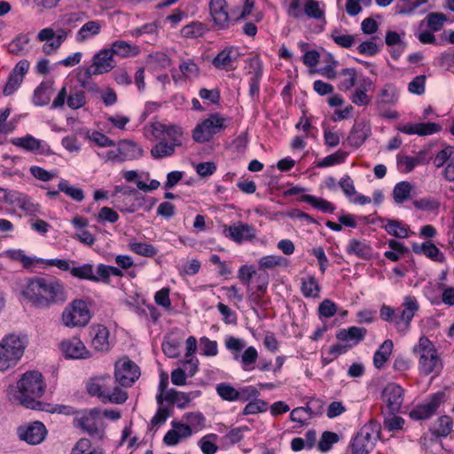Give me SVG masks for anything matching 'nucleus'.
Returning a JSON list of instances; mask_svg holds the SVG:
<instances>
[{"label": "nucleus", "mask_w": 454, "mask_h": 454, "mask_svg": "<svg viewBox=\"0 0 454 454\" xmlns=\"http://www.w3.org/2000/svg\"><path fill=\"white\" fill-rule=\"evenodd\" d=\"M20 294L31 306L46 309L67 301V291L64 283L54 277H32L26 280Z\"/></svg>", "instance_id": "f257e3e1"}, {"label": "nucleus", "mask_w": 454, "mask_h": 454, "mask_svg": "<svg viewBox=\"0 0 454 454\" xmlns=\"http://www.w3.org/2000/svg\"><path fill=\"white\" fill-rule=\"evenodd\" d=\"M20 403L32 410H42L43 403L39 399L44 394L46 384L38 371L25 372L17 383Z\"/></svg>", "instance_id": "f03ea898"}, {"label": "nucleus", "mask_w": 454, "mask_h": 454, "mask_svg": "<svg viewBox=\"0 0 454 454\" xmlns=\"http://www.w3.org/2000/svg\"><path fill=\"white\" fill-rule=\"evenodd\" d=\"M419 306L414 296H405L403 304L394 309L390 306L383 305L380 309V317L386 322L393 323L398 331L410 328L411 322Z\"/></svg>", "instance_id": "7ed1b4c3"}, {"label": "nucleus", "mask_w": 454, "mask_h": 454, "mask_svg": "<svg viewBox=\"0 0 454 454\" xmlns=\"http://www.w3.org/2000/svg\"><path fill=\"white\" fill-rule=\"evenodd\" d=\"M412 353L419 357V371L427 376L431 373L440 374L442 369V361L434 344L426 336L419 339L418 344L412 348Z\"/></svg>", "instance_id": "20e7f679"}, {"label": "nucleus", "mask_w": 454, "mask_h": 454, "mask_svg": "<svg viewBox=\"0 0 454 454\" xmlns=\"http://www.w3.org/2000/svg\"><path fill=\"white\" fill-rule=\"evenodd\" d=\"M27 343L24 338L10 333L0 340V372L15 367L21 360Z\"/></svg>", "instance_id": "39448f33"}, {"label": "nucleus", "mask_w": 454, "mask_h": 454, "mask_svg": "<svg viewBox=\"0 0 454 454\" xmlns=\"http://www.w3.org/2000/svg\"><path fill=\"white\" fill-rule=\"evenodd\" d=\"M98 408L79 411L74 418L73 425L80 428L91 437L102 439L105 434V426Z\"/></svg>", "instance_id": "423d86ee"}, {"label": "nucleus", "mask_w": 454, "mask_h": 454, "mask_svg": "<svg viewBox=\"0 0 454 454\" xmlns=\"http://www.w3.org/2000/svg\"><path fill=\"white\" fill-rule=\"evenodd\" d=\"M90 318L89 304L82 299L74 300L64 309L61 316L63 325L70 328L83 327L89 324Z\"/></svg>", "instance_id": "0eeeda50"}, {"label": "nucleus", "mask_w": 454, "mask_h": 454, "mask_svg": "<svg viewBox=\"0 0 454 454\" xmlns=\"http://www.w3.org/2000/svg\"><path fill=\"white\" fill-rule=\"evenodd\" d=\"M379 433L376 424H365L349 442L348 449L351 454H369L375 446Z\"/></svg>", "instance_id": "6e6552de"}, {"label": "nucleus", "mask_w": 454, "mask_h": 454, "mask_svg": "<svg viewBox=\"0 0 454 454\" xmlns=\"http://www.w3.org/2000/svg\"><path fill=\"white\" fill-rule=\"evenodd\" d=\"M226 127V118L219 114H211L208 118L195 126L192 131V138L197 143L208 142L215 134L221 132Z\"/></svg>", "instance_id": "1a4fd4ad"}, {"label": "nucleus", "mask_w": 454, "mask_h": 454, "mask_svg": "<svg viewBox=\"0 0 454 454\" xmlns=\"http://www.w3.org/2000/svg\"><path fill=\"white\" fill-rule=\"evenodd\" d=\"M446 401V394L443 391L436 392L430 395L423 403L416 405L409 413L413 420H426L433 417L440 405Z\"/></svg>", "instance_id": "9d476101"}, {"label": "nucleus", "mask_w": 454, "mask_h": 454, "mask_svg": "<svg viewBox=\"0 0 454 454\" xmlns=\"http://www.w3.org/2000/svg\"><path fill=\"white\" fill-rule=\"evenodd\" d=\"M208 8L213 24L217 30H227L235 23L230 18L229 5L226 0H210Z\"/></svg>", "instance_id": "9b49d317"}, {"label": "nucleus", "mask_w": 454, "mask_h": 454, "mask_svg": "<svg viewBox=\"0 0 454 454\" xmlns=\"http://www.w3.org/2000/svg\"><path fill=\"white\" fill-rule=\"evenodd\" d=\"M381 399L389 415H395L403 403L404 389L396 383H388L382 390Z\"/></svg>", "instance_id": "f8f14e48"}, {"label": "nucleus", "mask_w": 454, "mask_h": 454, "mask_svg": "<svg viewBox=\"0 0 454 454\" xmlns=\"http://www.w3.org/2000/svg\"><path fill=\"white\" fill-rule=\"evenodd\" d=\"M70 109L77 110L83 107L86 104L85 92L80 90H72L67 95V87L64 86L59 91L57 97L53 99L51 108H61L65 102Z\"/></svg>", "instance_id": "ddd939ff"}, {"label": "nucleus", "mask_w": 454, "mask_h": 454, "mask_svg": "<svg viewBox=\"0 0 454 454\" xmlns=\"http://www.w3.org/2000/svg\"><path fill=\"white\" fill-rule=\"evenodd\" d=\"M223 235L237 244H241L253 240L256 237V229L251 224L238 222L230 226L223 224Z\"/></svg>", "instance_id": "4468645a"}, {"label": "nucleus", "mask_w": 454, "mask_h": 454, "mask_svg": "<svg viewBox=\"0 0 454 454\" xmlns=\"http://www.w3.org/2000/svg\"><path fill=\"white\" fill-rule=\"evenodd\" d=\"M115 67L113 52L109 49H103L93 57V63L90 67H85V75L90 78L110 72Z\"/></svg>", "instance_id": "2eb2a0df"}, {"label": "nucleus", "mask_w": 454, "mask_h": 454, "mask_svg": "<svg viewBox=\"0 0 454 454\" xmlns=\"http://www.w3.org/2000/svg\"><path fill=\"white\" fill-rule=\"evenodd\" d=\"M140 376L139 367L131 360L115 364V380L122 387H130Z\"/></svg>", "instance_id": "dca6fc26"}, {"label": "nucleus", "mask_w": 454, "mask_h": 454, "mask_svg": "<svg viewBox=\"0 0 454 454\" xmlns=\"http://www.w3.org/2000/svg\"><path fill=\"white\" fill-rule=\"evenodd\" d=\"M153 136L158 140H166L176 147L182 146V128L177 125H167L161 122L152 124Z\"/></svg>", "instance_id": "f3484780"}, {"label": "nucleus", "mask_w": 454, "mask_h": 454, "mask_svg": "<svg viewBox=\"0 0 454 454\" xmlns=\"http://www.w3.org/2000/svg\"><path fill=\"white\" fill-rule=\"evenodd\" d=\"M18 433L21 440L29 444L35 445L44 440L47 430L42 422L35 421L27 427H19Z\"/></svg>", "instance_id": "a211bd4d"}, {"label": "nucleus", "mask_w": 454, "mask_h": 454, "mask_svg": "<svg viewBox=\"0 0 454 454\" xmlns=\"http://www.w3.org/2000/svg\"><path fill=\"white\" fill-rule=\"evenodd\" d=\"M12 143L27 152L37 153L42 155H51L53 153L47 143L34 137L32 135L13 138Z\"/></svg>", "instance_id": "6ab92c4d"}, {"label": "nucleus", "mask_w": 454, "mask_h": 454, "mask_svg": "<svg viewBox=\"0 0 454 454\" xmlns=\"http://www.w3.org/2000/svg\"><path fill=\"white\" fill-rule=\"evenodd\" d=\"M371 126L365 121H356L344 143L354 149L359 148L371 136Z\"/></svg>", "instance_id": "aec40b11"}, {"label": "nucleus", "mask_w": 454, "mask_h": 454, "mask_svg": "<svg viewBox=\"0 0 454 454\" xmlns=\"http://www.w3.org/2000/svg\"><path fill=\"white\" fill-rule=\"evenodd\" d=\"M60 348L67 358L86 359L90 356V352L84 343L78 338H72L61 342Z\"/></svg>", "instance_id": "412c9836"}, {"label": "nucleus", "mask_w": 454, "mask_h": 454, "mask_svg": "<svg viewBox=\"0 0 454 454\" xmlns=\"http://www.w3.org/2000/svg\"><path fill=\"white\" fill-rule=\"evenodd\" d=\"M178 68L180 73H177L175 69L172 70V79L175 83L185 82L187 80L192 81L200 76V69L191 59L182 60Z\"/></svg>", "instance_id": "4be33fe9"}, {"label": "nucleus", "mask_w": 454, "mask_h": 454, "mask_svg": "<svg viewBox=\"0 0 454 454\" xmlns=\"http://www.w3.org/2000/svg\"><path fill=\"white\" fill-rule=\"evenodd\" d=\"M397 129L403 134L419 135L424 137L441 131L442 127L434 122H408L404 125L397 127Z\"/></svg>", "instance_id": "5701e85b"}, {"label": "nucleus", "mask_w": 454, "mask_h": 454, "mask_svg": "<svg viewBox=\"0 0 454 454\" xmlns=\"http://www.w3.org/2000/svg\"><path fill=\"white\" fill-rule=\"evenodd\" d=\"M238 59V50L233 46L225 47L212 60V65L219 70H234Z\"/></svg>", "instance_id": "b1692460"}, {"label": "nucleus", "mask_w": 454, "mask_h": 454, "mask_svg": "<svg viewBox=\"0 0 454 454\" xmlns=\"http://www.w3.org/2000/svg\"><path fill=\"white\" fill-rule=\"evenodd\" d=\"M91 347L98 352H107L110 349L109 331L103 325L90 327Z\"/></svg>", "instance_id": "393cba45"}, {"label": "nucleus", "mask_w": 454, "mask_h": 454, "mask_svg": "<svg viewBox=\"0 0 454 454\" xmlns=\"http://www.w3.org/2000/svg\"><path fill=\"white\" fill-rule=\"evenodd\" d=\"M346 253L365 261L372 258V247L365 239H351L346 247Z\"/></svg>", "instance_id": "a878e982"}, {"label": "nucleus", "mask_w": 454, "mask_h": 454, "mask_svg": "<svg viewBox=\"0 0 454 454\" xmlns=\"http://www.w3.org/2000/svg\"><path fill=\"white\" fill-rule=\"evenodd\" d=\"M366 333L367 330L364 327L350 326L348 329L340 330L336 338L340 341L348 342V347L351 348L364 340Z\"/></svg>", "instance_id": "bb28decb"}, {"label": "nucleus", "mask_w": 454, "mask_h": 454, "mask_svg": "<svg viewBox=\"0 0 454 454\" xmlns=\"http://www.w3.org/2000/svg\"><path fill=\"white\" fill-rule=\"evenodd\" d=\"M412 251L417 254H425L434 262H443L445 261L443 253L430 241H426L422 244L413 243Z\"/></svg>", "instance_id": "cd10ccee"}, {"label": "nucleus", "mask_w": 454, "mask_h": 454, "mask_svg": "<svg viewBox=\"0 0 454 454\" xmlns=\"http://www.w3.org/2000/svg\"><path fill=\"white\" fill-rule=\"evenodd\" d=\"M109 50L113 52L114 56L115 55L122 59L136 57L141 52L139 46L129 43L124 40L113 42Z\"/></svg>", "instance_id": "c85d7f7f"}, {"label": "nucleus", "mask_w": 454, "mask_h": 454, "mask_svg": "<svg viewBox=\"0 0 454 454\" xmlns=\"http://www.w3.org/2000/svg\"><path fill=\"white\" fill-rule=\"evenodd\" d=\"M52 81L41 82L34 90L33 103L38 106H43L50 103L51 97L53 92Z\"/></svg>", "instance_id": "c756f323"}, {"label": "nucleus", "mask_w": 454, "mask_h": 454, "mask_svg": "<svg viewBox=\"0 0 454 454\" xmlns=\"http://www.w3.org/2000/svg\"><path fill=\"white\" fill-rule=\"evenodd\" d=\"M254 70L253 76L249 80V96L253 102L259 99L260 82L262 76V66L260 60H254L251 63Z\"/></svg>", "instance_id": "7c9ffc66"}, {"label": "nucleus", "mask_w": 454, "mask_h": 454, "mask_svg": "<svg viewBox=\"0 0 454 454\" xmlns=\"http://www.w3.org/2000/svg\"><path fill=\"white\" fill-rule=\"evenodd\" d=\"M398 90L392 83H387L376 98L378 107L395 105L398 101Z\"/></svg>", "instance_id": "2f4dec72"}, {"label": "nucleus", "mask_w": 454, "mask_h": 454, "mask_svg": "<svg viewBox=\"0 0 454 454\" xmlns=\"http://www.w3.org/2000/svg\"><path fill=\"white\" fill-rule=\"evenodd\" d=\"M118 148L122 161L137 159L143 154L142 148L133 141L123 140L119 144Z\"/></svg>", "instance_id": "473e14b6"}, {"label": "nucleus", "mask_w": 454, "mask_h": 454, "mask_svg": "<svg viewBox=\"0 0 454 454\" xmlns=\"http://www.w3.org/2000/svg\"><path fill=\"white\" fill-rule=\"evenodd\" d=\"M372 84V81L370 78L364 79L363 83L360 84L352 94L350 98L351 102L358 106H366L370 105L371 98L366 92Z\"/></svg>", "instance_id": "72a5a7b5"}, {"label": "nucleus", "mask_w": 454, "mask_h": 454, "mask_svg": "<svg viewBox=\"0 0 454 454\" xmlns=\"http://www.w3.org/2000/svg\"><path fill=\"white\" fill-rule=\"evenodd\" d=\"M393 348L394 344L391 340L383 341L373 356V365L375 368L381 369L384 366L392 354Z\"/></svg>", "instance_id": "f704fd0d"}, {"label": "nucleus", "mask_w": 454, "mask_h": 454, "mask_svg": "<svg viewBox=\"0 0 454 454\" xmlns=\"http://www.w3.org/2000/svg\"><path fill=\"white\" fill-rule=\"evenodd\" d=\"M72 277L81 280L98 282L99 278L94 274V267L90 263H84L80 266H73L70 270Z\"/></svg>", "instance_id": "c9c22d12"}, {"label": "nucleus", "mask_w": 454, "mask_h": 454, "mask_svg": "<svg viewBox=\"0 0 454 454\" xmlns=\"http://www.w3.org/2000/svg\"><path fill=\"white\" fill-rule=\"evenodd\" d=\"M300 201L309 203L313 207L320 210L323 213L332 214L336 209V207L332 202L309 194L302 195L300 199Z\"/></svg>", "instance_id": "e433bc0d"}, {"label": "nucleus", "mask_w": 454, "mask_h": 454, "mask_svg": "<svg viewBox=\"0 0 454 454\" xmlns=\"http://www.w3.org/2000/svg\"><path fill=\"white\" fill-rule=\"evenodd\" d=\"M207 31V26L200 21H192L182 27L180 34L184 38H198L203 36Z\"/></svg>", "instance_id": "4c0bfd02"}, {"label": "nucleus", "mask_w": 454, "mask_h": 454, "mask_svg": "<svg viewBox=\"0 0 454 454\" xmlns=\"http://www.w3.org/2000/svg\"><path fill=\"white\" fill-rule=\"evenodd\" d=\"M176 148V146L164 139L159 140V143L151 149V155L153 159L169 157L175 153Z\"/></svg>", "instance_id": "58836bf2"}, {"label": "nucleus", "mask_w": 454, "mask_h": 454, "mask_svg": "<svg viewBox=\"0 0 454 454\" xmlns=\"http://www.w3.org/2000/svg\"><path fill=\"white\" fill-rule=\"evenodd\" d=\"M321 287L314 276H309L301 279V291L307 298L318 297Z\"/></svg>", "instance_id": "ea45409f"}, {"label": "nucleus", "mask_w": 454, "mask_h": 454, "mask_svg": "<svg viewBox=\"0 0 454 454\" xmlns=\"http://www.w3.org/2000/svg\"><path fill=\"white\" fill-rule=\"evenodd\" d=\"M101 25L98 21L91 20L86 22L79 29L76 35V40L78 42H83L90 36L97 35L100 33Z\"/></svg>", "instance_id": "a19ab883"}, {"label": "nucleus", "mask_w": 454, "mask_h": 454, "mask_svg": "<svg viewBox=\"0 0 454 454\" xmlns=\"http://www.w3.org/2000/svg\"><path fill=\"white\" fill-rule=\"evenodd\" d=\"M385 231L391 236L398 239L408 237V228L400 221L395 219L387 220L384 225Z\"/></svg>", "instance_id": "79ce46f5"}, {"label": "nucleus", "mask_w": 454, "mask_h": 454, "mask_svg": "<svg viewBox=\"0 0 454 454\" xmlns=\"http://www.w3.org/2000/svg\"><path fill=\"white\" fill-rule=\"evenodd\" d=\"M387 245L391 251H386L384 256L392 262H397L409 252L408 248L403 243L395 239L388 240Z\"/></svg>", "instance_id": "37998d69"}, {"label": "nucleus", "mask_w": 454, "mask_h": 454, "mask_svg": "<svg viewBox=\"0 0 454 454\" xmlns=\"http://www.w3.org/2000/svg\"><path fill=\"white\" fill-rule=\"evenodd\" d=\"M215 391L217 395L227 402H236L239 398L238 389L231 383L222 382L216 385Z\"/></svg>", "instance_id": "c03bdc74"}, {"label": "nucleus", "mask_w": 454, "mask_h": 454, "mask_svg": "<svg viewBox=\"0 0 454 454\" xmlns=\"http://www.w3.org/2000/svg\"><path fill=\"white\" fill-rule=\"evenodd\" d=\"M452 431V419L450 417L444 415L441 416L436 427L432 430V434L437 437H446Z\"/></svg>", "instance_id": "a18cd8bd"}, {"label": "nucleus", "mask_w": 454, "mask_h": 454, "mask_svg": "<svg viewBox=\"0 0 454 454\" xmlns=\"http://www.w3.org/2000/svg\"><path fill=\"white\" fill-rule=\"evenodd\" d=\"M29 42L30 38L28 35L20 34L9 43L8 51L14 55H22Z\"/></svg>", "instance_id": "49530a36"}, {"label": "nucleus", "mask_w": 454, "mask_h": 454, "mask_svg": "<svg viewBox=\"0 0 454 454\" xmlns=\"http://www.w3.org/2000/svg\"><path fill=\"white\" fill-rule=\"evenodd\" d=\"M59 190L68 197L72 198L76 202H81L84 199V192L81 188L72 186L67 180L62 179L59 183Z\"/></svg>", "instance_id": "de8ad7c7"}, {"label": "nucleus", "mask_w": 454, "mask_h": 454, "mask_svg": "<svg viewBox=\"0 0 454 454\" xmlns=\"http://www.w3.org/2000/svg\"><path fill=\"white\" fill-rule=\"evenodd\" d=\"M129 246L132 252L142 256L153 257L158 253V249L154 246L147 243L131 242Z\"/></svg>", "instance_id": "09e8293b"}, {"label": "nucleus", "mask_w": 454, "mask_h": 454, "mask_svg": "<svg viewBox=\"0 0 454 454\" xmlns=\"http://www.w3.org/2000/svg\"><path fill=\"white\" fill-rule=\"evenodd\" d=\"M411 185L409 182L403 181L395 184L393 190V197L396 203L400 204L406 200L411 194Z\"/></svg>", "instance_id": "8fccbe9b"}, {"label": "nucleus", "mask_w": 454, "mask_h": 454, "mask_svg": "<svg viewBox=\"0 0 454 454\" xmlns=\"http://www.w3.org/2000/svg\"><path fill=\"white\" fill-rule=\"evenodd\" d=\"M348 153L339 150L333 154L327 155L321 161L316 164L317 168H327L345 161Z\"/></svg>", "instance_id": "3c124183"}, {"label": "nucleus", "mask_w": 454, "mask_h": 454, "mask_svg": "<svg viewBox=\"0 0 454 454\" xmlns=\"http://www.w3.org/2000/svg\"><path fill=\"white\" fill-rule=\"evenodd\" d=\"M256 282L258 283L256 286V290L258 294H255L252 290L248 294L249 299H251L254 302H258L259 300L262 299V295L266 293L269 278L267 274H258L256 277Z\"/></svg>", "instance_id": "603ef678"}, {"label": "nucleus", "mask_w": 454, "mask_h": 454, "mask_svg": "<svg viewBox=\"0 0 454 454\" xmlns=\"http://www.w3.org/2000/svg\"><path fill=\"white\" fill-rule=\"evenodd\" d=\"M339 442L336 433L325 431L318 442L317 448L321 452H327L332 450L333 445Z\"/></svg>", "instance_id": "864d4df0"}, {"label": "nucleus", "mask_w": 454, "mask_h": 454, "mask_svg": "<svg viewBox=\"0 0 454 454\" xmlns=\"http://www.w3.org/2000/svg\"><path fill=\"white\" fill-rule=\"evenodd\" d=\"M268 410V403L255 398L249 402L243 409L244 415H254L261 412H264Z\"/></svg>", "instance_id": "5fc2aeb1"}, {"label": "nucleus", "mask_w": 454, "mask_h": 454, "mask_svg": "<svg viewBox=\"0 0 454 454\" xmlns=\"http://www.w3.org/2000/svg\"><path fill=\"white\" fill-rule=\"evenodd\" d=\"M246 343L243 340L228 336L225 339V347L228 350L233 352L234 360H239L240 357L239 352L245 348Z\"/></svg>", "instance_id": "6e6d98bb"}, {"label": "nucleus", "mask_w": 454, "mask_h": 454, "mask_svg": "<svg viewBox=\"0 0 454 454\" xmlns=\"http://www.w3.org/2000/svg\"><path fill=\"white\" fill-rule=\"evenodd\" d=\"M340 74L348 76V78L342 80L338 85L340 90L347 91L355 86L356 81V72L354 68H344L340 71Z\"/></svg>", "instance_id": "4d7b16f0"}, {"label": "nucleus", "mask_w": 454, "mask_h": 454, "mask_svg": "<svg viewBox=\"0 0 454 454\" xmlns=\"http://www.w3.org/2000/svg\"><path fill=\"white\" fill-rule=\"evenodd\" d=\"M16 207H18L27 215H35L37 212H39V205L34 203L31 200V198L25 193H22L20 200H18Z\"/></svg>", "instance_id": "13d9d810"}, {"label": "nucleus", "mask_w": 454, "mask_h": 454, "mask_svg": "<svg viewBox=\"0 0 454 454\" xmlns=\"http://www.w3.org/2000/svg\"><path fill=\"white\" fill-rule=\"evenodd\" d=\"M303 14L310 19L319 20L324 17V12L319 7V3L316 0H306L303 9Z\"/></svg>", "instance_id": "bf43d9fd"}, {"label": "nucleus", "mask_w": 454, "mask_h": 454, "mask_svg": "<svg viewBox=\"0 0 454 454\" xmlns=\"http://www.w3.org/2000/svg\"><path fill=\"white\" fill-rule=\"evenodd\" d=\"M427 27L433 31L437 32L442 29L444 22L446 21V16L439 12H430L427 16Z\"/></svg>", "instance_id": "052dcab7"}, {"label": "nucleus", "mask_w": 454, "mask_h": 454, "mask_svg": "<svg viewBox=\"0 0 454 454\" xmlns=\"http://www.w3.org/2000/svg\"><path fill=\"white\" fill-rule=\"evenodd\" d=\"M258 357V353L255 348L254 347H248L245 349L242 356H240L239 359L242 364V368L246 371L251 369V365H253Z\"/></svg>", "instance_id": "680f3d73"}, {"label": "nucleus", "mask_w": 454, "mask_h": 454, "mask_svg": "<svg viewBox=\"0 0 454 454\" xmlns=\"http://www.w3.org/2000/svg\"><path fill=\"white\" fill-rule=\"evenodd\" d=\"M6 254L10 259L20 262L25 268H29L33 265L34 260L26 255L24 251L21 249L9 250Z\"/></svg>", "instance_id": "e2e57ef3"}, {"label": "nucleus", "mask_w": 454, "mask_h": 454, "mask_svg": "<svg viewBox=\"0 0 454 454\" xmlns=\"http://www.w3.org/2000/svg\"><path fill=\"white\" fill-rule=\"evenodd\" d=\"M23 78L12 72L10 73L8 81L4 88L3 93L4 96L12 95L20 86Z\"/></svg>", "instance_id": "0e129e2a"}, {"label": "nucleus", "mask_w": 454, "mask_h": 454, "mask_svg": "<svg viewBox=\"0 0 454 454\" xmlns=\"http://www.w3.org/2000/svg\"><path fill=\"white\" fill-rule=\"evenodd\" d=\"M216 307L220 314L223 316V320L226 325L237 324L238 317L235 311L222 302H219Z\"/></svg>", "instance_id": "69168bd1"}, {"label": "nucleus", "mask_w": 454, "mask_h": 454, "mask_svg": "<svg viewBox=\"0 0 454 454\" xmlns=\"http://www.w3.org/2000/svg\"><path fill=\"white\" fill-rule=\"evenodd\" d=\"M337 312V305L329 299L324 300L318 306V314L320 317L330 318Z\"/></svg>", "instance_id": "338daca9"}, {"label": "nucleus", "mask_w": 454, "mask_h": 454, "mask_svg": "<svg viewBox=\"0 0 454 454\" xmlns=\"http://www.w3.org/2000/svg\"><path fill=\"white\" fill-rule=\"evenodd\" d=\"M169 292L170 290L168 287H163L160 290L157 291L154 295V301L156 304L161 306L166 310H169L171 309Z\"/></svg>", "instance_id": "774afa93"}]
</instances>
